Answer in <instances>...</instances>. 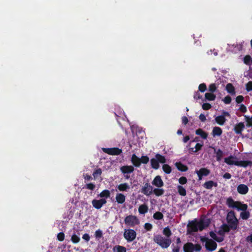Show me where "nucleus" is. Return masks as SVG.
<instances>
[{"instance_id":"nucleus-1","label":"nucleus","mask_w":252,"mask_h":252,"mask_svg":"<svg viewBox=\"0 0 252 252\" xmlns=\"http://www.w3.org/2000/svg\"><path fill=\"white\" fill-rule=\"evenodd\" d=\"M209 220H200L199 221L196 220H192L187 225L188 232L189 233L194 232H197L198 230H203L210 224Z\"/></svg>"},{"instance_id":"nucleus-2","label":"nucleus","mask_w":252,"mask_h":252,"mask_svg":"<svg viewBox=\"0 0 252 252\" xmlns=\"http://www.w3.org/2000/svg\"><path fill=\"white\" fill-rule=\"evenodd\" d=\"M236 159H237V158L236 157L230 156L229 157L224 158V162L229 165H235L238 166H241L244 167H246L252 164V162L251 161H237L236 160Z\"/></svg>"},{"instance_id":"nucleus-3","label":"nucleus","mask_w":252,"mask_h":252,"mask_svg":"<svg viewBox=\"0 0 252 252\" xmlns=\"http://www.w3.org/2000/svg\"><path fill=\"white\" fill-rule=\"evenodd\" d=\"M226 221L228 224L230 225L231 229L235 230L237 229L239 221L234 211H230L227 213Z\"/></svg>"},{"instance_id":"nucleus-4","label":"nucleus","mask_w":252,"mask_h":252,"mask_svg":"<svg viewBox=\"0 0 252 252\" xmlns=\"http://www.w3.org/2000/svg\"><path fill=\"white\" fill-rule=\"evenodd\" d=\"M154 241L162 248L166 249L171 243V240L162 237L161 235H157L154 237Z\"/></svg>"},{"instance_id":"nucleus-5","label":"nucleus","mask_w":252,"mask_h":252,"mask_svg":"<svg viewBox=\"0 0 252 252\" xmlns=\"http://www.w3.org/2000/svg\"><path fill=\"white\" fill-rule=\"evenodd\" d=\"M125 222L127 226L134 227L136 225H138L140 223V221L138 218L135 216L129 215L126 216L125 219Z\"/></svg>"},{"instance_id":"nucleus-6","label":"nucleus","mask_w":252,"mask_h":252,"mask_svg":"<svg viewBox=\"0 0 252 252\" xmlns=\"http://www.w3.org/2000/svg\"><path fill=\"white\" fill-rule=\"evenodd\" d=\"M136 231L132 229H125L124 237L127 242H131L134 241L136 237Z\"/></svg>"},{"instance_id":"nucleus-7","label":"nucleus","mask_w":252,"mask_h":252,"mask_svg":"<svg viewBox=\"0 0 252 252\" xmlns=\"http://www.w3.org/2000/svg\"><path fill=\"white\" fill-rule=\"evenodd\" d=\"M103 152L110 155H119L122 153V150L119 148H103Z\"/></svg>"},{"instance_id":"nucleus-8","label":"nucleus","mask_w":252,"mask_h":252,"mask_svg":"<svg viewBox=\"0 0 252 252\" xmlns=\"http://www.w3.org/2000/svg\"><path fill=\"white\" fill-rule=\"evenodd\" d=\"M107 201L105 198H101L99 200L94 199L92 201L93 206L96 209H100Z\"/></svg>"},{"instance_id":"nucleus-9","label":"nucleus","mask_w":252,"mask_h":252,"mask_svg":"<svg viewBox=\"0 0 252 252\" xmlns=\"http://www.w3.org/2000/svg\"><path fill=\"white\" fill-rule=\"evenodd\" d=\"M153 188L149 183H146L141 189V192L144 194L149 196L153 193Z\"/></svg>"},{"instance_id":"nucleus-10","label":"nucleus","mask_w":252,"mask_h":252,"mask_svg":"<svg viewBox=\"0 0 252 252\" xmlns=\"http://www.w3.org/2000/svg\"><path fill=\"white\" fill-rule=\"evenodd\" d=\"M206 249L208 251H214L217 247V244L211 239H210L205 245Z\"/></svg>"},{"instance_id":"nucleus-11","label":"nucleus","mask_w":252,"mask_h":252,"mask_svg":"<svg viewBox=\"0 0 252 252\" xmlns=\"http://www.w3.org/2000/svg\"><path fill=\"white\" fill-rule=\"evenodd\" d=\"M197 174L199 180H201L203 176H208L210 171L209 169L206 168H201L199 170H196L195 171Z\"/></svg>"},{"instance_id":"nucleus-12","label":"nucleus","mask_w":252,"mask_h":252,"mask_svg":"<svg viewBox=\"0 0 252 252\" xmlns=\"http://www.w3.org/2000/svg\"><path fill=\"white\" fill-rule=\"evenodd\" d=\"M153 185L156 186L157 188H161L163 186L164 183L161 179L160 176L158 175L155 177L153 181L152 182Z\"/></svg>"},{"instance_id":"nucleus-13","label":"nucleus","mask_w":252,"mask_h":252,"mask_svg":"<svg viewBox=\"0 0 252 252\" xmlns=\"http://www.w3.org/2000/svg\"><path fill=\"white\" fill-rule=\"evenodd\" d=\"M245 128V125L243 122L236 124L234 127V131L237 134H242V132Z\"/></svg>"},{"instance_id":"nucleus-14","label":"nucleus","mask_w":252,"mask_h":252,"mask_svg":"<svg viewBox=\"0 0 252 252\" xmlns=\"http://www.w3.org/2000/svg\"><path fill=\"white\" fill-rule=\"evenodd\" d=\"M249 191L247 186L244 184H240L237 187V191L241 194H246Z\"/></svg>"},{"instance_id":"nucleus-15","label":"nucleus","mask_w":252,"mask_h":252,"mask_svg":"<svg viewBox=\"0 0 252 252\" xmlns=\"http://www.w3.org/2000/svg\"><path fill=\"white\" fill-rule=\"evenodd\" d=\"M121 171L124 174H129L132 173L134 168L131 165H125L121 167Z\"/></svg>"},{"instance_id":"nucleus-16","label":"nucleus","mask_w":252,"mask_h":252,"mask_svg":"<svg viewBox=\"0 0 252 252\" xmlns=\"http://www.w3.org/2000/svg\"><path fill=\"white\" fill-rule=\"evenodd\" d=\"M194 244L191 242H187L183 246V251L184 252H193Z\"/></svg>"},{"instance_id":"nucleus-17","label":"nucleus","mask_w":252,"mask_h":252,"mask_svg":"<svg viewBox=\"0 0 252 252\" xmlns=\"http://www.w3.org/2000/svg\"><path fill=\"white\" fill-rule=\"evenodd\" d=\"M120 191H127L130 189V186L126 183L120 184L117 186Z\"/></svg>"},{"instance_id":"nucleus-18","label":"nucleus","mask_w":252,"mask_h":252,"mask_svg":"<svg viewBox=\"0 0 252 252\" xmlns=\"http://www.w3.org/2000/svg\"><path fill=\"white\" fill-rule=\"evenodd\" d=\"M131 161L133 165L136 167H139L141 165L140 158L135 154H133L132 155Z\"/></svg>"},{"instance_id":"nucleus-19","label":"nucleus","mask_w":252,"mask_h":252,"mask_svg":"<svg viewBox=\"0 0 252 252\" xmlns=\"http://www.w3.org/2000/svg\"><path fill=\"white\" fill-rule=\"evenodd\" d=\"M238 201H234L231 197L228 198L226 200V205L231 208H235L237 207Z\"/></svg>"},{"instance_id":"nucleus-20","label":"nucleus","mask_w":252,"mask_h":252,"mask_svg":"<svg viewBox=\"0 0 252 252\" xmlns=\"http://www.w3.org/2000/svg\"><path fill=\"white\" fill-rule=\"evenodd\" d=\"M116 200L118 203L123 204L126 201V196L121 193H118L116 194Z\"/></svg>"},{"instance_id":"nucleus-21","label":"nucleus","mask_w":252,"mask_h":252,"mask_svg":"<svg viewBox=\"0 0 252 252\" xmlns=\"http://www.w3.org/2000/svg\"><path fill=\"white\" fill-rule=\"evenodd\" d=\"M175 166L179 171L182 172H186L188 170V166L181 162H177L175 163Z\"/></svg>"},{"instance_id":"nucleus-22","label":"nucleus","mask_w":252,"mask_h":252,"mask_svg":"<svg viewBox=\"0 0 252 252\" xmlns=\"http://www.w3.org/2000/svg\"><path fill=\"white\" fill-rule=\"evenodd\" d=\"M218 184L217 183L214 182L213 181H208L206 182L203 184V187L208 189H211L213 188V186L216 187L217 186Z\"/></svg>"},{"instance_id":"nucleus-23","label":"nucleus","mask_w":252,"mask_h":252,"mask_svg":"<svg viewBox=\"0 0 252 252\" xmlns=\"http://www.w3.org/2000/svg\"><path fill=\"white\" fill-rule=\"evenodd\" d=\"M195 134L199 135L203 139H207L208 137V133L200 128L195 130Z\"/></svg>"},{"instance_id":"nucleus-24","label":"nucleus","mask_w":252,"mask_h":252,"mask_svg":"<svg viewBox=\"0 0 252 252\" xmlns=\"http://www.w3.org/2000/svg\"><path fill=\"white\" fill-rule=\"evenodd\" d=\"M226 119L224 116H218L215 118V121L220 126H222L224 125L226 121Z\"/></svg>"},{"instance_id":"nucleus-25","label":"nucleus","mask_w":252,"mask_h":252,"mask_svg":"<svg viewBox=\"0 0 252 252\" xmlns=\"http://www.w3.org/2000/svg\"><path fill=\"white\" fill-rule=\"evenodd\" d=\"M150 162L151 167L153 169L157 170L159 168V163L156 158L151 159Z\"/></svg>"},{"instance_id":"nucleus-26","label":"nucleus","mask_w":252,"mask_h":252,"mask_svg":"<svg viewBox=\"0 0 252 252\" xmlns=\"http://www.w3.org/2000/svg\"><path fill=\"white\" fill-rule=\"evenodd\" d=\"M222 133L221 128L218 126H215L213 128L212 131V134L214 136H220Z\"/></svg>"},{"instance_id":"nucleus-27","label":"nucleus","mask_w":252,"mask_h":252,"mask_svg":"<svg viewBox=\"0 0 252 252\" xmlns=\"http://www.w3.org/2000/svg\"><path fill=\"white\" fill-rule=\"evenodd\" d=\"M236 209L238 211H245L248 209V205L246 204H244L241 202L238 201Z\"/></svg>"},{"instance_id":"nucleus-28","label":"nucleus","mask_w":252,"mask_h":252,"mask_svg":"<svg viewBox=\"0 0 252 252\" xmlns=\"http://www.w3.org/2000/svg\"><path fill=\"white\" fill-rule=\"evenodd\" d=\"M155 158L157 159L159 163H160L164 164L166 162L165 157L159 154H157L155 155Z\"/></svg>"},{"instance_id":"nucleus-29","label":"nucleus","mask_w":252,"mask_h":252,"mask_svg":"<svg viewBox=\"0 0 252 252\" xmlns=\"http://www.w3.org/2000/svg\"><path fill=\"white\" fill-rule=\"evenodd\" d=\"M148 211V207L146 204L141 205L138 208L139 213L140 214H145Z\"/></svg>"},{"instance_id":"nucleus-30","label":"nucleus","mask_w":252,"mask_h":252,"mask_svg":"<svg viewBox=\"0 0 252 252\" xmlns=\"http://www.w3.org/2000/svg\"><path fill=\"white\" fill-rule=\"evenodd\" d=\"M226 90L228 93L231 94H235V88L231 83H228L226 85Z\"/></svg>"},{"instance_id":"nucleus-31","label":"nucleus","mask_w":252,"mask_h":252,"mask_svg":"<svg viewBox=\"0 0 252 252\" xmlns=\"http://www.w3.org/2000/svg\"><path fill=\"white\" fill-rule=\"evenodd\" d=\"M153 192L157 196H161L164 194V190L163 189L160 188L153 189Z\"/></svg>"},{"instance_id":"nucleus-32","label":"nucleus","mask_w":252,"mask_h":252,"mask_svg":"<svg viewBox=\"0 0 252 252\" xmlns=\"http://www.w3.org/2000/svg\"><path fill=\"white\" fill-rule=\"evenodd\" d=\"M101 198H108L110 196V191L108 189H104L102 190L98 195Z\"/></svg>"},{"instance_id":"nucleus-33","label":"nucleus","mask_w":252,"mask_h":252,"mask_svg":"<svg viewBox=\"0 0 252 252\" xmlns=\"http://www.w3.org/2000/svg\"><path fill=\"white\" fill-rule=\"evenodd\" d=\"M177 189L179 194L181 196L186 195L187 192L186 189L182 186L179 185L177 186Z\"/></svg>"},{"instance_id":"nucleus-34","label":"nucleus","mask_w":252,"mask_h":252,"mask_svg":"<svg viewBox=\"0 0 252 252\" xmlns=\"http://www.w3.org/2000/svg\"><path fill=\"white\" fill-rule=\"evenodd\" d=\"M205 97L208 100L213 101L215 99L216 96L212 93H207L205 94Z\"/></svg>"},{"instance_id":"nucleus-35","label":"nucleus","mask_w":252,"mask_h":252,"mask_svg":"<svg viewBox=\"0 0 252 252\" xmlns=\"http://www.w3.org/2000/svg\"><path fill=\"white\" fill-rule=\"evenodd\" d=\"M113 250L114 252H126V249L125 247L122 246H117L114 247Z\"/></svg>"},{"instance_id":"nucleus-36","label":"nucleus","mask_w":252,"mask_h":252,"mask_svg":"<svg viewBox=\"0 0 252 252\" xmlns=\"http://www.w3.org/2000/svg\"><path fill=\"white\" fill-rule=\"evenodd\" d=\"M250 217V213L247 210L245 211H242L240 213V217L244 220H248Z\"/></svg>"},{"instance_id":"nucleus-37","label":"nucleus","mask_w":252,"mask_h":252,"mask_svg":"<svg viewBox=\"0 0 252 252\" xmlns=\"http://www.w3.org/2000/svg\"><path fill=\"white\" fill-rule=\"evenodd\" d=\"M162 170L167 174H170L172 171L171 167L168 164L165 163L162 165Z\"/></svg>"},{"instance_id":"nucleus-38","label":"nucleus","mask_w":252,"mask_h":252,"mask_svg":"<svg viewBox=\"0 0 252 252\" xmlns=\"http://www.w3.org/2000/svg\"><path fill=\"white\" fill-rule=\"evenodd\" d=\"M216 159L218 161L221 160L222 157L223 155V152L220 149H218L216 152Z\"/></svg>"},{"instance_id":"nucleus-39","label":"nucleus","mask_w":252,"mask_h":252,"mask_svg":"<svg viewBox=\"0 0 252 252\" xmlns=\"http://www.w3.org/2000/svg\"><path fill=\"white\" fill-rule=\"evenodd\" d=\"M153 218L155 220H162L163 218V215L162 213L160 212H156L153 215Z\"/></svg>"},{"instance_id":"nucleus-40","label":"nucleus","mask_w":252,"mask_h":252,"mask_svg":"<svg viewBox=\"0 0 252 252\" xmlns=\"http://www.w3.org/2000/svg\"><path fill=\"white\" fill-rule=\"evenodd\" d=\"M163 233L167 237H169L171 234V231L168 226L165 227L163 230Z\"/></svg>"},{"instance_id":"nucleus-41","label":"nucleus","mask_w":252,"mask_h":252,"mask_svg":"<svg viewBox=\"0 0 252 252\" xmlns=\"http://www.w3.org/2000/svg\"><path fill=\"white\" fill-rule=\"evenodd\" d=\"M71 240L73 243L76 244L79 242L80 238L76 234H74L71 236Z\"/></svg>"},{"instance_id":"nucleus-42","label":"nucleus","mask_w":252,"mask_h":252,"mask_svg":"<svg viewBox=\"0 0 252 252\" xmlns=\"http://www.w3.org/2000/svg\"><path fill=\"white\" fill-rule=\"evenodd\" d=\"M140 163L147 164L149 161V158L147 156H142L140 158Z\"/></svg>"},{"instance_id":"nucleus-43","label":"nucleus","mask_w":252,"mask_h":252,"mask_svg":"<svg viewBox=\"0 0 252 252\" xmlns=\"http://www.w3.org/2000/svg\"><path fill=\"white\" fill-rule=\"evenodd\" d=\"M84 188L88 189L91 190H94L95 188V186L93 183H89L85 185Z\"/></svg>"},{"instance_id":"nucleus-44","label":"nucleus","mask_w":252,"mask_h":252,"mask_svg":"<svg viewBox=\"0 0 252 252\" xmlns=\"http://www.w3.org/2000/svg\"><path fill=\"white\" fill-rule=\"evenodd\" d=\"M244 42V41H243L242 42L236 44L235 45L233 44L232 45V47L236 48L237 51H240L243 49Z\"/></svg>"},{"instance_id":"nucleus-45","label":"nucleus","mask_w":252,"mask_h":252,"mask_svg":"<svg viewBox=\"0 0 252 252\" xmlns=\"http://www.w3.org/2000/svg\"><path fill=\"white\" fill-rule=\"evenodd\" d=\"M221 228L224 232H229L231 229L230 225L226 224H223Z\"/></svg>"},{"instance_id":"nucleus-46","label":"nucleus","mask_w":252,"mask_h":252,"mask_svg":"<svg viewBox=\"0 0 252 252\" xmlns=\"http://www.w3.org/2000/svg\"><path fill=\"white\" fill-rule=\"evenodd\" d=\"M252 59L250 55H246L244 58V63L247 65H249L251 62H252Z\"/></svg>"},{"instance_id":"nucleus-47","label":"nucleus","mask_w":252,"mask_h":252,"mask_svg":"<svg viewBox=\"0 0 252 252\" xmlns=\"http://www.w3.org/2000/svg\"><path fill=\"white\" fill-rule=\"evenodd\" d=\"M217 86L215 84H214V83L211 84L209 86L208 91L209 92H210L211 93H213L215 92H216V91L217 90Z\"/></svg>"},{"instance_id":"nucleus-48","label":"nucleus","mask_w":252,"mask_h":252,"mask_svg":"<svg viewBox=\"0 0 252 252\" xmlns=\"http://www.w3.org/2000/svg\"><path fill=\"white\" fill-rule=\"evenodd\" d=\"M102 174V170L100 168H98L93 172V175L94 179H96L98 176H100Z\"/></svg>"},{"instance_id":"nucleus-49","label":"nucleus","mask_w":252,"mask_h":252,"mask_svg":"<svg viewBox=\"0 0 252 252\" xmlns=\"http://www.w3.org/2000/svg\"><path fill=\"white\" fill-rule=\"evenodd\" d=\"M207 89L206 85L205 83L200 84L198 87L199 91L203 93Z\"/></svg>"},{"instance_id":"nucleus-50","label":"nucleus","mask_w":252,"mask_h":252,"mask_svg":"<svg viewBox=\"0 0 252 252\" xmlns=\"http://www.w3.org/2000/svg\"><path fill=\"white\" fill-rule=\"evenodd\" d=\"M144 227L147 231H151L153 228V225L150 223L146 222L144 224Z\"/></svg>"},{"instance_id":"nucleus-51","label":"nucleus","mask_w":252,"mask_h":252,"mask_svg":"<svg viewBox=\"0 0 252 252\" xmlns=\"http://www.w3.org/2000/svg\"><path fill=\"white\" fill-rule=\"evenodd\" d=\"M232 99L229 95H227L223 99V101L225 104H228L231 102Z\"/></svg>"},{"instance_id":"nucleus-52","label":"nucleus","mask_w":252,"mask_h":252,"mask_svg":"<svg viewBox=\"0 0 252 252\" xmlns=\"http://www.w3.org/2000/svg\"><path fill=\"white\" fill-rule=\"evenodd\" d=\"M187 179L186 177H181L179 179V182L181 185L186 184L187 183Z\"/></svg>"},{"instance_id":"nucleus-53","label":"nucleus","mask_w":252,"mask_h":252,"mask_svg":"<svg viewBox=\"0 0 252 252\" xmlns=\"http://www.w3.org/2000/svg\"><path fill=\"white\" fill-rule=\"evenodd\" d=\"M58 240L59 241H63L64 239V234L63 232H60L57 235Z\"/></svg>"},{"instance_id":"nucleus-54","label":"nucleus","mask_w":252,"mask_h":252,"mask_svg":"<svg viewBox=\"0 0 252 252\" xmlns=\"http://www.w3.org/2000/svg\"><path fill=\"white\" fill-rule=\"evenodd\" d=\"M246 88L248 92L252 91V81H249L246 84Z\"/></svg>"},{"instance_id":"nucleus-55","label":"nucleus","mask_w":252,"mask_h":252,"mask_svg":"<svg viewBox=\"0 0 252 252\" xmlns=\"http://www.w3.org/2000/svg\"><path fill=\"white\" fill-rule=\"evenodd\" d=\"M202 107L203 109L208 110L211 108V105L209 103H204L203 104Z\"/></svg>"},{"instance_id":"nucleus-56","label":"nucleus","mask_w":252,"mask_h":252,"mask_svg":"<svg viewBox=\"0 0 252 252\" xmlns=\"http://www.w3.org/2000/svg\"><path fill=\"white\" fill-rule=\"evenodd\" d=\"M94 235L96 238H100L102 236V232L100 230L98 229L95 231Z\"/></svg>"},{"instance_id":"nucleus-57","label":"nucleus","mask_w":252,"mask_h":252,"mask_svg":"<svg viewBox=\"0 0 252 252\" xmlns=\"http://www.w3.org/2000/svg\"><path fill=\"white\" fill-rule=\"evenodd\" d=\"M193 249L194 251L195 252H200L201 250V246L199 244H194Z\"/></svg>"},{"instance_id":"nucleus-58","label":"nucleus","mask_w":252,"mask_h":252,"mask_svg":"<svg viewBox=\"0 0 252 252\" xmlns=\"http://www.w3.org/2000/svg\"><path fill=\"white\" fill-rule=\"evenodd\" d=\"M173 247L172 249V252H179L180 250V245H176V246H174V245H172Z\"/></svg>"},{"instance_id":"nucleus-59","label":"nucleus","mask_w":252,"mask_h":252,"mask_svg":"<svg viewBox=\"0 0 252 252\" xmlns=\"http://www.w3.org/2000/svg\"><path fill=\"white\" fill-rule=\"evenodd\" d=\"M244 98L242 95H238L236 98V102L240 103L244 101Z\"/></svg>"},{"instance_id":"nucleus-60","label":"nucleus","mask_w":252,"mask_h":252,"mask_svg":"<svg viewBox=\"0 0 252 252\" xmlns=\"http://www.w3.org/2000/svg\"><path fill=\"white\" fill-rule=\"evenodd\" d=\"M239 110L242 113H245L247 111V107L243 104H241Z\"/></svg>"},{"instance_id":"nucleus-61","label":"nucleus","mask_w":252,"mask_h":252,"mask_svg":"<svg viewBox=\"0 0 252 252\" xmlns=\"http://www.w3.org/2000/svg\"><path fill=\"white\" fill-rule=\"evenodd\" d=\"M203 146V144L197 143L195 146V150L194 152H197L199 150H200Z\"/></svg>"},{"instance_id":"nucleus-62","label":"nucleus","mask_w":252,"mask_h":252,"mask_svg":"<svg viewBox=\"0 0 252 252\" xmlns=\"http://www.w3.org/2000/svg\"><path fill=\"white\" fill-rule=\"evenodd\" d=\"M194 98L196 99H200L202 98V96L200 94L198 91L196 92L194 94Z\"/></svg>"},{"instance_id":"nucleus-63","label":"nucleus","mask_w":252,"mask_h":252,"mask_svg":"<svg viewBox=\"0 0 252 252\" xmlns=\"http://www.w3.org/2000/svg\"><path fill=\"white\" fill-rule=\"evenodd\" d=\"M82 238L86 242H89L90 239V237L88 233L84 234Z\"/></svg>"},{"instance_id":"nucleus-64","label":"nucleus","mask_w":252,"mask_h":252,"mask_svg":"<svg viewBox=\"0 0 252 252\" xmlns=\"http://www.w3.org/2000/svg\"><path fill=\"white\" fill-rule=\"evenodd\" d=\"M182 124L184 125H186L189 122L188 119L186 116H183L182 118Z\"/></svg>"}]
</instances>
